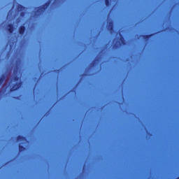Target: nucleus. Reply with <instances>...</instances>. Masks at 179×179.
<instances>
[{"label":"nucleus","instance_id":"f257e3e1","mask_svg":"<svg viewBox=\"0 0 179 179\" xmlns=\"http://www.w3.org/2000/svg\"><path fill=\"white\" fill-rule=\"evenodd\" d=\"M50 3H51V0H49L43 6L36 8V13H38V15H41L44 13V11L47 10V8H48V6H50Z\"/></svg>","mask_w":179,"mask_h":179},{"label":"nucleus","instance_id":"f03ea898","mask_svg":"<svg viewBox=\"0 0 179 179\" xmlns=\"http://www.w3.org/2000/svg\"><path fill=\"white\" fill-rule=\"evenodd\" d=\"M20 87H22V83H16L10 89V92H16V90H17V89H20Z\"/></svg>","mask_w":179,"mask_h":179},{"label":"nucleus","instance_id":"7ed1b4c3","mask_svg":"<svg viewBox=\"0 0 179 179\" xmlns=\"http://www.w3.org/2000/svg\"><path fill=\"white\" fill-rule=\"evenodd\" d=\"M25 32H26V27H24V25L20 26L18 29L19 34H20V36H23Z\"/></svg>","mask_w":179,"mask_h":179},{"label":"nucleus","instance_id":"20e7f679","mask_svg":"<svg viewBox=\"0 0 179 179\" xmlns=\"http://www.w3.org/2000/svg\"><path fill=\"white\" fill-rule=\"evenodd\" d=\"M7 30L9 31V33H13V31L15 30V27H13V24H8L7 25Z\"/></svg>","mask_w":179,"mask_h":179},{"label":"nucleus","instance_id":"39448f33","mask_svg":"<svg viewBox=\"0 0 179 179\" xmlns=\"http://www.w3.org/2000/svg\"><path fill=\"white\" fill-rule=\"evenodd\" d=\"M25 8L22 5L19 4L17 6V12H22V10H24Z\"/></svg>","mask_w":179,"mask_h":179},{"label":"nucleus","instance_id":"423d86ee","mask_svg":"<svg viewBox=\"0 0 179 179\" xmlns=\"http://www.w3.org/2000/svg\"><path fill=\"white\" fill-rule=\"evenodd\" d=\"M17 141H18L19 142L23 141H26V137L23 136H17Z\"/></svg>","mask_w":179,"mask_h":179},{"label":"nucleus","instance_id":"0eeeda50","mask_svg":"<svg viewBox=\"0 0 179 179\" xmlns=\"http://www.w3.org/2000/svg\"><path fill=\"white\" fill-rule=\"evenodd\" d=\"M5 79H6V75L3 74L1 77L0 78V85L5 82Z\"/></svg>","mask_w":179,"mask_h":179},{"label":"nucleus","instance_id":"6e6552de","mask_svg":"<svg viewBox=\"0 0 179 179\" xmlns=\"http://www.w3.org/2000/svg\"><path fill=\"white\" fill-rule=\"evenodd\" d=\"M108 29L109 30H113L114 29V25L113 24V21H110L109 23H108Z\"/></svg>","mask_w":179,"mask_h":179},{"label":"nucleus","instance_id":"1a4fd4ad","mask_svg":"<svg viewBox=\"0 0 179 179\" xmlns=\"http://www.w3.org/2000/svg\"><path fill=\"white\" fill-rule=\"evenodd\" d=\"M152 36H153V34L150 35H143L142 37L143 38H144V40H149V38L152 37Z\"/></svg>","mask_w":179,"mask_h":179},{"label":"nucleus","instance_id":"9d476101","mask_svg":"<svg viewBox=\"0 0 179 179\" xmlns=\"http://www.w3.org/2000/svg\"><path fill=\"white\" fill-rule=\"evenodd\" d=\"M26 150V148L24 146L20 145H19V152H24Z\"/></svg>","mask_w":179,"mask_h":179},{"label":"nucleus","instance_id":"9b49d317","mask_svg":"<svg viewBox=\"0 0 179 179\" xmlns=\"http://www.w3.org/2000/svg\"><path fill=\"white\" fill-rule=\"evenodd\" d=\"M110 0H105V4L106 5V6H110Z\"/></svg>","mask_w":179,"mask_h":179},{"label":"nucleus","instance_id":"f8f14e48","mask_svg":"<svg viewBox=\"0 0 179 179\" xmlns=\"http://www.w3.org/2000/svg\"><path fill=\"white\" fill-rule=\"evenodd\" d=\"M120 41H122V44H123V45H125L127 44L125 43V39H124V38H121Z\"/></svg>","mask_w":179,"mask_h":179},{"label":"nucleus","instance_id":"ddd939ff","mask_svg":"<svg viewBox=\"0 0 179 179\" xmlns=\"http://www.w3.org/2000/svg\"><path fill=\"white\" fill-rule=\"evenodd\" d=\"M20 79V78H19V76H15L14 77V80H15V82L19 81Z\"/></svg>","mask_w":179,"mask_h":179},{"label":"nucleus","instance_id":"4468645a","mask_svg":"<svg viewBox=\"0 0 179 179\" xmlns=\"http://www.w3.org/2000/svg\"><path fill=\"white\" fill-rule=\"evenodd\" d=\"M26 15V13L24 12H21L20 15L21 16V17H24V15Z\"/></svg>","mask_w":179,"mask_h":179},{"label":"nucleus","instance_id":"2eb2a0df","mask_svg":"<svg viewBox=\"0 0 179 179\" xmlns=\"http://www.w3.org/2000/svg\"><path fill=\"white\" fill-rule=\"evenodd\" d=\"M11 12H12V10H9V11H8V13L7 17L9 16V14H10Z\"/></svg>","mask_w":179,"mask_h":179},{"label":"nucleus","instance_id":"dca6fc26","mask_svg":"<svg viewBox=\"0 0 179 179\" xmlns=\"http://www.w3.org/2000/svg\"><path fill=\"white\" fill-rule=\"evenodd\" d=\"M95 62H93L92 65H94Z\"/></svg>","mask_w":179,"mask_h":179},{"label":"nucleus","instance_id":"f3484780","mask_svg":"<svg viewBox=\"0 0 179 179\" xmlns=\"http://www.w3.org/2000/svg\"><path fill=\"white\" fill-rule=\"evenodd\" d=\"M16 72V70L14 71V73Z\"/></svg>","mask_w":179,"mask_h":179},{"label":"nucleus","instance_id":"a211bd4d","mask_svg":"<svg viewBox=\"0 0 179 179\" xmlns=\"http://www.w3.org/2000/svg\"><path fill=\"white\" fill-rule=\"evenodd\" d=\"M83 76H85V74H83Z\"/></svg>","mask_w":179,"mask_h":179},{"label":"nucleus","instance_id":"6ab92c4d","mask_svg":"<svg viewBox=\"0 0 179 179\" xmlns=\"http://www.w3.org/2000/svg\"><path fill=\"white\" fill-rule=\"evenodd\" d=\"M117 48H118V46H116Z\"/></svg>","mask_w":179,"mask_h":179}]
</instances>
